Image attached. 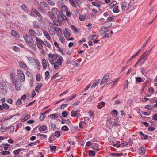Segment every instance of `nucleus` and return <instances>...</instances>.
I'll return each mask as SVG.
<instances>
[{
  "label": "nucleus",
  "mask_w": 157,
  "mask_h": 157,
  "mask_svg": "<svg viewBox=\"0 0 157 157\" xmlns=\"http://www.w3.org/2000/svg\"><path fill=\"white\" fill-rule=\"evenodd\" d=\"M89 153L90 156H93L95 155V152L92 150L90 151Z\"/></svg>",
  "instance_id": "44"
},
{
  "label": "nucleus",
  "mask_w": 157,
  "mask_h": 157,
  "mask_svg": "<svg viewBox=\"0 0 157 157\" xmlns=\"http://www.w3.org/2000/svg\"><path fill=\"white\" fill-rule=\"evenodd\" d=\"M123 155V153H111L110 154L111 156L113 157H118L122 156Z\"/></svg>",
  "instance_id": "20"
},
{
  "label": "nucleus",
  "mask_w": 157,
  "mask_h": 157,
  "mask_svg": "<svg viewBox=\"0 0 157 157\" xmlns=\"http://www.w3.org/2000/svg\"><path fill=\"white\" fill-rule=\"evenodd\" d=\"M55 135L56 137H59L60 136V133L59 131H56L55 132Z\"/></svg>",
  "instance_id": "47"
},
{
  "label": "nucleus",
  "mask_w": 157,
  "mask_h": 157,
  "mask_svg": "<svg viewBox=\"0 0 157 157\" xmlns=\"http://www.w3.org/2000/svg\"><path fill=\"white\" fill-rule=\"evenodd\" d=\"M7 86L5 82L3 81H0V89L1 90V92L3 94L6 93L5 90Z\"/></svg>",
  "instance_id": "5"
},
{
  "label": "nucleus",
  "mask_w": 157,
  "mask_h": 157,
  "mask_svg": "<svg viewBox=\"0 0 157 157\" xmlns=\"http://www.w3.org/2000/svg\"><path fill=\"white\" fill-rule=\"evenodd\" d=\"M120 126V124L119 123H118L116 122H114L113 123V124L112 125V127H113V126Z\"/></svg>",
  "instance_id": "55"
},
{
  "label": "nucleus",
  "mask_w": 157,
  "mask_h": 157,
  "mask_svg": "<svg viewBox=\"0 0 157 157\" xmlns=\"http://www.w3.org/2000/svg\"><path fill=\"white\" fill-rule=\"evenodd\" d=\"M47 129V127L46 125H42L40 127L39 131L40 132H42V131L46 130Z\"/></svg>",
  "instance_id": "22"
},
{
  "label": "nucleus",
  "mask_w": 157,
  "mask_h": 157,
  "mask_svg": "<svg viewBox=\"0 0 157 157\" xmlns=\"http://www.w3.org/2000/svg\"><path fill=\"white\" fill-rule=\"evenodd\" d=\"M21 9L25 11H27L28 8L25 4H23L21 6Z\"/></svg>",
  "instance_id": "40"
},
{
  "label": "nucleus",
  "mask_w": 157,
  "mask_h": 157,
  "mask_svg": "<svg viewBox=\"0 0 157 157\" xmlns=\"http://www.w3.org/2000/svg\"><path fill=\"white\" fill-rule=\"evenodd\" d=\"M113 12L114 13H118L119 12V10H118V6H115L114 7Z\"/></svg>",
  "instance_id": "35"
},
{
  "label": "nucleus",
  "mask_w": 157,
  "mask_h": 157,
  "mask_svg": "<svg viewBox=\"0 0 157 157\" xmlns=\"http://www.w3.org/2000/svg\"><path fill=\"white\" fill-rule=\"evenodd\" d=\"M69 1L71 6L73 7H76L75 3L73 0H69Z\"/></svg>",
  "instance_id": "52"
},
{
  "label": "nucleus",
  "mask_w": 157,
  "mask_h": 157,
  "mask_svg": "<svg viewBox=\"0 0 157 157\" xmlns=\"http://www.w3.org/2000/svg\"><path fill=\"white\" fill-rule=\"evenodd\" d=\"M62 115L64 117H65L68 115V113L66 111H64L62 113Z\"/></svg>",
  "instance_id": "60"
},
{
  "label": "nucleus",
  "mask_w": 157,
  "mask_h": 157,
  "mask_svg": "<svg viewBox=\"0 0 157 157\" xmlns=\"http://www.w3.org/2000/svg\"><path fill=\"white\" fill-rule=\"evenodd\" d=\"M42 86L43 85L42 83H38V86H37L35 88L36 91V92L38 93L39 92V90H40Z\"/></svg>",
  "instance_id": "23"
},
{
  "label": "nucleus",
  "mask_w": 157,
  "mask_h": 157,
  "mask_svg": "<svg viewBox=\"0 0 157 157\" xmlns=\"http://www.w3.org/2000/svg\"><path fill=\"white\" fill-rule=\"evenodd\" d=\"M79 18L80 20L82 21H84L85 19V17L82 15H80Z\"/></svg>",
  "instance_id": "63"
},
{
  "label": "nucleus",
  "mask_w": 157,
  "mask_h": 157,
  "mask_svg": "<svg viewBox=\"0 0 157 157\" xmlns=\"http://www.w3.org/2000/svg\"><path fill=\"white\" fill-rule=\"evenodd\" d=\"M92 4L93 6L98 8L100 7L102 4V3L100 2H99V3H97L95 2H92Z\"/></svg>",
  "instance_id": "25"
},
{
  "label": "nucleus",
  "mask_w": 157,
  "mask_h": 157,
  "mask_svg": "<svg viewBox=\"0 0 157 157\" xmlns=\"http://www.w3.org/2000/svg\"><path fill=\"white\" fill-rule=\"evenodd\" d=\"M42 64L44 69H45L47 67V63L45 59L43 58L42 59Z\"/></svg>",
  "instance_id": "28"
},
{
  "label": "nucleus",
  "mask_w": 157,
  "mask_h": 157,
  "mask_svg": "<svg viewBox=\"0 0 157 157\" xmlns=\"http://www.w3.org/2000/svg\"><path fill=\"white\" fill-rule=\"evenodd\" d=\"M136 81L137 82H142V79L139 77H136Z\"/></svg>",
  "instance_id": "49"
},
{
  "label": "nucleus",
  "mask_w": 157,
  "mask_h": 157,
  "mask_svg": "<svg viewBox=\"0 0 157 157\" xmlns=\"http://www.w3.org/2000/svg\"><path fill=\"white\" fill-rule=\"evenodd\" d=\"M8 127H6L3 128L2 126L0 128V131L2 132H4L6 131L8 128Z\"/></svg>",
  "instance_id": "46"
},
{
  "label": "nucleus",
  "mask_w": 157,
  "mask_h": 157,
  "mask_svg": "<svg viewBox=\"0 0 157 157\" xmlns=\"http://www.w3.org/2000/svg\"><path fill=\"white\" fill-rule=\"evenodd\" d=\"M57 61L54 63V67L56 70H57L59 69L58 65L59 66H61L62 65V62L63 61V59L61 56H59L58 57Z\"/></svg>",
  "instance_id": "2"
},
{
  "label": "nucleus",
  "mask_w": 157,
  "mask_h": 157,
  "mask_svg": "<svg viewBox=\"0 0 157 157\" xmlns=\"http://www.w3.org/2000/svg\"><path fill=\"white\" fill-rule=\"evenodd\" d=\"M98 37V36L96 35H90L89 37V38L90 40H93L94 39V38H95V39H97Z\"/></svg>",
  "instance_id": "37"
},
{
  "label": "nucleus",
  "mask_w": 157,
  "mask_h": 157,
  "mask_svg": "<svg viewBox=\"0 0 157 157\" xmlns=\"http://www.w3.org/2000/svg\"><path fill=\"white\" fill-rule=\"evenodd\" d=\"M43 32V34H44V36L46 37V38L48 40H51L50 36L48 33L45 30H44Z\"/></svg>",
  "instance_id": "16"
},
{
  "label": "nucleus",
  "mask_w": 157,
  "mask_h": 157,
  "mask_svg": "<svg viewBox=\"0 0 157 157\" xmlns=\"http://www.w3.org/2000/svg\"><path fill=\"white\" fill-rule=\"evenodd\" d=\"M94 145L92 147V148L95 151H98L99 150V145L96 143L94 144Z\"/></svg>",
  "instance_id": "19"
},
{
  "label": "nucleus",
  "mask_w": 157,
  "mask_h": 157,
  "mask_svg": "<svg viewBox=\"0 0 157 157\" xmlns=\"http://www.w3.org/2000/svg\"><path fill=\"white\" fill-rule=\"evenodd\" d=\"M48 56L49 58V60H51L53 61L55 60V55L49 53L48 54Z\"/></svg>",
  "instance_id": "21"
},
{
  "label": "nucleus",
  "mask_w": 157,
  "mask_h": 157,
  "mask_svg": "<svg viewBox=\"0 0 157 157\" xmlns=\"http://www.w3.org/2000/svg\"><path fill=\"white\" fill-rule=\"evenodd\" d=\"M71 27L74 31L75 33H77L78 32V30L77 28L74 25H71Z\"/></svg>",
  "instance_id": "45"
},
{
  "label": "nucleus",
  "mask_w": 157,
  "mask_h": 157,
  "mask_svg": "<svg viewBox=\"0 0 157 157\" xmlns=\"http://www.w3.org/2000/svg\"><path fill=\"white\" fill-rule=\"evenodd\" d=\"M14 127L13 126H12L10 127L9 128V129L10 130V133H13L14 130Z\"/></svg>",
  "instance_id": "57"
},
{
  "label": "nucleus",
  "mask_w": 157,
  "mask_h": 157,
  "mask_svg": "<svg viewBox=\"0 0 157 157\" xmlns=\"http://www.w3.org/2000/svg\"><path fill=\"white\" fill-rule=\"evenodd\" d=\"M61 129L64 131H67L69 130L68 127L66 126H64L62 127Z\"/></svg>",
  "instance_id": "54"
},
{
  "label": "nucleus",
  "mask_w": 157,
  "mask_h": 157,
  "mask_svg": "<svg viewBox=\"0 0 157 157\" xmlns=\"http://www.w3.org/2000/svg\"><path fill=\"white\" fill-rule=\"evenodd\" d=\"M80 111L79 110H78L77 111H72L71 113V117H79L80 115Z\"/></svg>",
  "instance_id": "7"
},
{
  "label": "nucleus",
  "mask_w": 157,
  "mask_h": 157,
  "mask_svg": "<svg viewBox=\"0 0 157 157\" xmlns=\"http://www.w3.org/2000/svg\"><path fill=\"white\" fill-rule=\"evenodd\" d=\"M120 145L121 144H120V142L119 141H118L117 142V143L114 144L113 145V146L116 147L117 148L120 147Z\"/></svg>",
  "instance_id": "48"
},
{
  "label": "nucleus",
  "mask_w": 157,
  "mask_h": 157,
  "mask_svg": "<svg viewBox=\"0 0 157 157\" xmlns=\"http://www.w3.org/2000/svg\"><path fill=\"white\" fill-rule=\"evenodd\" d=\"M29 45L32 49L35 50H36V45L35 44H33V41L29 43Z\"/></svg>",
  "instance_id": "26"
},
{
  "label": "nucleus",
  "mask_w": 157,
  "mask_h": 157,
  "mask_svg": "<svg viewBox=\"0 0 157 157\" xmlns=\"http://www.w3.org/2000/svg\"><path fill=\"white\" fill-rule=\"evenodd\" d=\"M51 12L55 14H56L57 12H58V10L57 9L55 8H53L52 9Z\"/></svg>",
  "instance_id": "41"
},
{
  "label": "nucleus",
  "mask_w": 157,
  "mask_h": 157,
  "mask_svg": "<svg viewBox=\"0 0 157 157\" xmlns=\"http://www.w3.org/2000/svg\"><path fill=\"white\" fill-rule=\"evenodd\" d=\"M19 64L21 67L22 68L25 69L26 67H27V66L25 63L23 62H19Z\"/></svg>",
  "instance_id": "30"
},
{
  "label": "nucleus",
  "mask_w": 157,
  "mask_h": 157,
  "mask_svg": "<svg viewBox=\"0 0 157 157\" xmlns=\"http://www.w3.org/2000/svg\"><path fill=\"white\" fill-rule=\"evenodd\" d=\"M30 118V115L28 114L24 118L21 119V122H24Z\"/></svg>",
  "instance_id": "31"
},
{
  "label": "nucleus",
  "mask_w": 157,
  "mask_h": 157,
  "mask_svg": "<svg viewBox=\"0 0 157 157\" xmlns=\"http://www.w3.org/2000/svg\"><path fill=\"white\" fill-rule=\"evenodd\" d=\"M45 79L48 80L49 78V73L48 71H46L45 74Z\"/></svg>",
  "instance_id": "42"
},
{
  "label": "nucleus",
  "mask_w": 157,
  "mask_h": 157,
  "mask_svg": "<svg viewBox=\"0 0 157 157\" xmlns=\"http://www.w3.org/2000/svg\"><path fill=\"white\" fill-rule=\"evenodd\" d=\"M112 122L111 119L108 120L106 121V124L109 126H110L112 124Z\"/></svg>",
  "instance_id": "61"
},
{
  "label": "nucleus",
  "mask_w": 157,
  "mask_h": 157,
  "mask_svg": "<svg viewBox=\"0 0 157 157\" xmlns=\"http://www.w3.org/2000/svg\"><path fill=\"white\" fill-rule=\"evenodd\" d=\"M153 107L152 105H147L145 106V108L148 110L152 109Z\"/></svg>",
  "instance_id": "53"
},
{
  "label": "nucleus",
  "mask_w": 157,
  "mask_h": 157,
  "mask_svg": "<svg viewBox=\"0 0 157 157\" xmlns=\"http://www.w3.org/2000/svg\"><path fill=\"white\" fill-rule=\"evenodd\" d=\"M111 114L113 116H117L118 113L117 111L115 110H113L112 111L111 113Z\"/></svg>",
  "instance_id": "43"
},
{
  "label": "nucleus",
  "mask_w": 157,
  "mask_h": 157,
  "mask_svg": "<svg viewBox=\"0 0 157 157\" xmlns=\"http://www.w3.org/2000/svg\"><path fill=\"white\" fill-rule=\"evenodd\" d=\"M24 149H18L17 150H15L13 152V153L15 155H17L22 150H24Z\"/></svg>",
  "instance_id": "32"
},
{
  "label": "nucleus",
  "mask_w": 157,
  "mask_h": 157,
  "mask_svg": "<svg viewBox=\"0 0 157 157\" xmlns=\"http://www.w3.org/2000/svg\"><path fill=\"white\" fill-rule=\"evenodd\" d=\"M40 6L42 7H43L45 9L47 10H50V8L47 3H46L45 2L42 1L40 2Z\"/></svg>",
  "instance_id": "9"
},
{
  "label": "nucleus",
  "mask_w": 157,
  "mask_h": 157,
  "mask_svg": "<svg viewBox=\"0 0 157 157\" xmlns=\"http://www.w3.org/2000/svg\"><path fill=\"white\" fill-rule=\"evenodd\" d=\"M86 123V122L84 121H82L80 122L79 124V128H83V126L82 125L83 124H85Z\"/></svg>",
  "instance_id": "56"
},
{
  "label": "nucleus",
  "mask_w": 157,
  "mask_h": 157,
  "mask_svg": "<svg viewBox=\"0 0 157 157\" xmlns=\"http://www.w3.org/2000/svg\"><path fill=\"white\" fill-rule=\"evenodd\" d=\"M33 26L34 27L36 28H40V26L38 25L37 22L36 21H34L33 22Z\"/></svg>",
  "instance_id": "39"
},
{
  "label": "nucleus",
  "mask_w": 157,
  "mask_h": 157,
  "mask_svg": "<svg viewBox=\"0 0 157 157\" xmlns=\"http://www.w3.org/2000/svg\"><path fill=\"white\" fill-rule=\"evenodd\" d=\"M38 18H37L39 21L40 23H43L44 22V21L42 19L41 15H40V17H38Z\"/></svg>",
  "instance_id": "59"
},
{
  "label": "nucleus",
  "mask_w": 157,
  "mask_h": 157,
  "mask_svg": "<svg viewBox=\"0 0 157 157\" xmlns=\"http://www.w3.org/2000/svg\"><path fill=\"white\" fill-rule=\"evenodd\" d=\"M22 103V101L20 99H18L16 101V104L17 105H19Z\"/></svg>",
  "instance_id": "64"
},
{
  "label": "nucleus",
  "mask_w": 157,
  "mask_h": 157,
  "mask_svg": "<svg viewBox=\"0 0 157 157\" xmlns=\"http://www.w3.org/2000/svg\"><path fill=\"white\" fill-rule=\"evenodd\" d=\"M59 116V115L58 113H55L49 115L48 116V117L49 118L54 119L56 118H58Z\"/></svg>",
  "instance_id": "15"
},
{
  "label": "nucleus",
  "mask_w": 157,
  "mask_h": 157,
  "mask_svg": "<svg viewBox=\"0 0 157 157\" xmlns=\"http://www.w3.org/2000/svg\"><path fill=\"white\" fill-rule=\"evenodd\" d=\"M36 44L38 47L40 49H42L43 48L42 45L44 44L43 41L42 40L37 37H36Z\"/></svg>",
  "instance_id": "6"
},
{
  "label": "nucleus",
  "mask_w": 157,
  "mask_h": 157,
  "mask_svg": "<svg viewBox=\"0 0 157 157\" xmlns=\"http://www.w3.org/2000/svg\"><path fill=\"white\" fill-rule=\"evenodd\" d=\"M71 31L68 28H65L64 34L65 37L67 39L68 38L71 36Z\"/></svg>",
  "instance_id": "8"
},
{
  "label": "nucleus",
  "mask_w": 157,
  "mask_h": 157,
  "mask_svg": "<svg viewBox=\"0 0 157 157\" xmlns=\"http://www.w3.org/2000/svg\"><path fill=\"white\" fill-rule=\"evenodd\" d=\"M12 82L13 85L15 86L16 90L17 91L20 90L21 85L17 79H13Z\"/></svg>",
  "instance_id": "3"
},
{
  "label": "nucleus",
  "mask_w": 157,
  "mask_h": 157,
  "mask_svg": "<svg viewBox=\"0 0 157 157\" xmlns=\"http://www.w3.org/2000/svg\"><path fill=\"white\" fill-rule=\"evenodd\" d=\"M121 9L122 10H124L127 7L128 3L126 2H124L121 3Z\"/></svg>",
  "instance_id": "18"
},
{
  "label": "nucleus",
  "mask_w": 157,
  "mask_h": 157,
  "mask_svg": "<svg viewBox=\"0 0 157 157\" xmlns=\"http://www.w3.org/2000/svg\"><path fill=\"white\" fill-rule=\"evenodd\" d=\"M88 114L92 118H93V112L92 110H90L88 112Z\"/></svg>",
  "instance_id": "62"
},
{
  "label": "nucleus",
  "mask_w": 157,
  "mask_h": 157,
  "mask_svg": "<svg viewBox=\"0 0 157 157\" xmlns=\"http://www.w3.org/2000/svg\"><path fill=\"white\" fill-rule=\"evenodd\" d=\"M45 115L43 113H42L40 116V120L43 121L44 120V118L45 117Z\"/></svg>",
  "instance_id": "58"
},
{
  "label": "nucleus",
  "mask_w": 157,
  "mask_h": 157,
  "mask_svg": "<svg viewBox=\"0 0 157 157\" xmlns=\"http://www.w3.org/2000/svg\"><path fill=\"white\" fill-rule=\"evenodd\" d=\"M29 32L30 35L32 36H34L36 35H38V34L35 31L32 29H30L29 30Z\"/></svg>",
  "instance_id": "14"
},
{
  "label": "nucleus",
  "mask_w": 157,
  "mask_h": 157,
  "mask_svg": "<svg viewBox=\"0 0 157 157\" xmlns=\"http://www.w3.org/2000/svg\"><path fill=\"white\" fill-rule=\"evenodd\" d=\"M149 98H147L144 97V98H142L140 99L141 101L143 102H146L147 100H149Z\"/></svg>",
  "instance_id": "51"
},
{
  "label": "nucleus",
  "mask_w": 157,
  "mask_h": 157,
  "mask_svg": "<svg viewBox=\"0 0 157 157\" xmlns=\"http://www.w3.org/2000/svg\"><path fill=\"white\" fill-rule=\"evenodd\" d=\"M109 78V74L108 73H106L104 76V77L100 83V85H101L103 84L106 82Z\"/></svg>",
  "instance_id": "12"
},
{
  "label": "nucleus",
  "mask_w": 157,
  "mask_h": 157,
  "mask_svg": "<svg viewBox=\"0 0 157 157\" xmlns=\"http://www.w3.org/2000/svg\"><path fill=\"white\" fill-rule=\"evenodd\" d=\"M11 34L15 37L18 38L19 37L18 33L14 30H12L11 32Z\"/></svg>",
  "instance_id": "27"
},
{
  "label": "nucleus",
  "mask_w": 157,
  "mask_h": 157,
  "mask_svg": "<svg viewBox=\"0 0 157 157\" xmlns=\"http://www.w3.org/2000/svg\"><path fill=\"white\" fill-rule=\"evenodd\" d=\"M147 56V55L146 54V52H145L141 56L139 59H141V61L142 60H144V61H145V60L146 59Z\"/></svg>",
  "instance_id": "24"
},
{
  "label": "nucleus",
  "mask_w": 157,
  "mask_h": 157,
  "mask_svg": "<svg viewBox=\"0 0 157 157\" xmlns=\"http://www.w3.org/2000/svg\"><path fill=\"white\" fill-rule=\"evenodd\" d=\"M48 2V4L51 6H55V2L52 0H46Z\"/></svg>",
  "instance_id": "33"
},
{
  "label": "nucleus",
  "mask_w": 157,
  "mask_h": 157,
  "mask_svg": "<svg viewBox=\"0 0 157 157\" xmlns=\"http://www.w3.org/2000/svg\"><path fill=\"white\" fill-rule=\"evenodd\" d=\"M49 17L52 20H54L55 19V14L52 13L51 12H49L47 13Z\"/></svg>",
  "instance_id": "17"
},
{
  "label": "nucleus",
  "mask_w": 157,
  "mask_h": 157,
  "mask_svg": "<svg viewBox=\"0 0 157 157\" xmlns=\"http://www.w3.org/2000/svg\"><path fill=\"white\" fill-rule=\"evenodd\" d=\"M33 11L38 16V17H40L41 14L37 10L35 9H32Z\"/></svg>",
  "instance_id": "34"
},
{
  "label": "nucleus",
  "mask_w": 157,
  "mask_h": 157,
  "mask_svg": "<svg viewBox=\"0 0 157 157\" xmlns=\"http://www.w3.org/2000/svg\"><path fill=\"white\" fill-rule=\"evenodd\" d=\"M139 153L140 154H144L145 152V150L144 147H140L139 148Z\"/></svg>",
  "instance_id": "29"
},
{
  "label": "nucleus",
  "mask_w": 157,
  "mask_h": 157,
  "mask_svg": "<svg viewBox=\"0 0 157 157\" xmlns=\"http://www.w3.org/2000/svg\"><path fill=\"white\" fill-rule=\"evenodd\" d=\"M9 109V106L7 103H3L2 105H0V110H3L4 109L7 110Z\"/></svg>",
  "instance_id": "13"
},
{
  "label": "nucleus",
  "mask_w": 157,
  "mask_h": 157,
  "mask_svg": "<svg viewBox=\"0 0 157 157\" xmlns=\"http://www.w3.org/2000/svg\"><path fill=\"white\" fill-rule=\"evenodd\" d=\"M17 73L18 76V78L21 82H23L25 79V77L24 73L20 70H17Z\"/></svg>",
  "instance_id": "4"
},
{
  "label": "nucleus",
  "mask_w": 157,
  "mask_h": 157,
  "mask_svg": "<svg viewBox=\"0 0 157 157\" xmlns=\"http://www.w3.org/2000/svg\"><path fill=\"white\" fill-rule=\"evenodd\" d=\"M80 61L78 60L74 61L73 62V65L76 67L78 66L79 64Z\"/></svg>",
  "instance_id": "36"
},
{
  "label": "nucleus",
  "mask_w": 157,
  "mask_h": 157,
  "mask_svg": "<svg viewBox=\"0 0 157 157\" xmlns=\"http://www.w3.org/2000/svg\"><path fill=\"white\" fill-rule=\"evenodd\" d=\"M67 19V17L63 14L58 15L57 16V20L55 22V24L57 26L61 25L62 22L65 19Z\"/></svg>",
  "instance_id": "1"
},
{
  "label": "nucleus",
  "mask_w": 157,
  "mask_h": 157,
  "mask_svg": "<svg viewBox=\"0 0 157 157\" xmlns=\"http://www.w3.org/2000/svg\"><path fill=\"white\" fill-rule=\"evenodd\" d=\"M76 95H77L76 94H75V95H72V96H71L70 98H67L66 100V101H71L76 96Z\"/></svg>",
  "instance_id": "50"
},
{
  "label": "nucleus",
  "mask_w": 157,
  "mask_h": 157,
  "mask_svg": "<svg viewBox=\"0 0 157 157\" xmlns=\"http://www.w3.org/2000/svg\"><path fill=\"white\" fill-rule=\"evenodd\" d=\"M100 81V79H99L97 80V81H96V82L93 83L92 85V86H91V88L92 89L94 88L98 84V82L99 81Z\"/></svg>",
  "instance_id": "38"
},
{
  "label": "nucleus",
  "mask_w": 157,
  "mask_h": 157,
  "mask_svg": "<svg viewBox=\"0 0 157 157\" xmlns=\"http://www.w3.org/2000/svg\"><path fill=\"white\" fill-rule=\"evenodd\" d=\"M24 38L26 42L30 43L33 41V38L30 35H25L24 36Z\"/></svg>",
  "instance_id": "11"
},
{
  "label": "nucleus",
  "mask_w": 157,
  "mask_h": 157,
  "mask_svg": "<svg viewBox=\"0 0 157 157\" xmlns=\"http://www.w3.org/2000/svg\"><path fill=\"white\" fill-rule=\"evenodd\" d=\"M54 33H52V35L54 36L55 34V32L58 35V36H60L62 34V33L60 30L57 27H55L54 28Z\"/></svg>",
  "instance_id": "10"
}]
</instances>
